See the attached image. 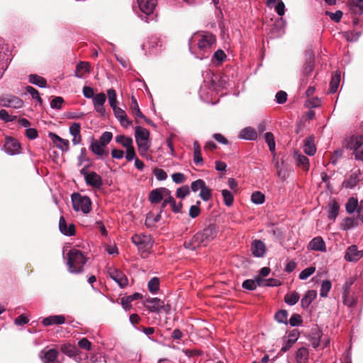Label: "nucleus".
I'll return each instance as SVG.
<instances>
[{
  "label": "nucleus",
  "mask_w": 363,
  "mask_h": 363,
  "mask_svg": "<svg viewBox=\"0 0 363 363\" xmlns=\"http://www.w3.org/2000/svg\"><path fill=\"white\" fill-rule=\"evenodd\" d=\"M5 152L9 155H15L21 152V145L18 141L12 138H6L4 145Z\"/></svg>",
  "instance_id": "f8f14e48"
},
{
  "label": "nucleus",
  "mask_w": 363,
  "mask_h": 363,
  "mask_svg": "<svg viewBox=\"0 0 363 363\" xmlns=\"http://www.w3.org/2000/svg\"><path fill=\"white\" fill-rule=\"evenodd\" d=\"M339 212V205L335 201L329 203L328 218L335 220Z\"/></svg>",
  "instance_id": "79ce46f5"
},
{
  "label": "nucleus",
  "mask_w": 363,
  "mask_h": 363,
  "mask_svg": "<svg viewBox=\"0 0 363 363\" xmlns=\"http://www.w3.org/2000/svg\"><path fill=\"white\" fill-rule=\"evenodd\" d=\"M363 257V250H359L357 246L352 245L349 246L345 254V259L350 262H357Z\"/></svg>",
  "instance_id": "9b49d317"
},
{
  "label": "nucleus",
  "mask_w": 363,
  "mask_h": 363,
  "mask_svg": "<svg viewBox=\"0 0 363 363\" xmlns=\"http://www.w3.org/2000/svg\"><path fill=\"white\" fill-rule=\"evenodd\" d=\"M205 185V182L203 179H199L191 184V189L192 191L196 192L201 190Z\"/></svg>",
  "instance_id": "338daca9"
},
{
  "label": "nucleus",
  "mask_w": 363,
  "mask_h": 363,
  "mask_svg": "<svg viewBox=\"0 0 363 363\" xmlns=\"http://www.w3.org/2000/svg\"><path fill=\"white\" fill-rule=\"evenodd\" d=\"M315 268L313 267H307L301 272L298 277L301 280H306L310 276H311L315 272Z\"/></svg>",
  "instance_id": "052dcab7"
},
{
  "label": "nucleus",
  "mask_w": 363,
  "mask_h": 363,
  "mask_svg": "<svg viewBox=\"0 0 363 363\" xmlns=\"http://www.w3.org/2000/svg\"><path fill=\"white\" fill-rule=\"evenodd\" d=\"M294 158L296 162L297 166L302 168L303 170H308L310 166L309 160L306 155L298 152H295Z\"/></svg>",
  "instance_id": "c85d7f7f"
},
{
  "label": "nucleus",
  "mask_w": 363,
  "mask_h": 363,
  "mask_svg": "<svg viewBox=\"0 0 363 363\" xmlns=\"http://www.w3.org/2000/svg\"><path fill=\"white\" fill-rule=\"evenodd\" d=\"M131 100H132V103H131L130 109H131L132 113L138 118L144 119L147 122V123L152 124V121L150 120L147 119L145 116V115L140 111V109L139 108L138 104L135 98L132 96Z\"/></svg>",
  "instance_id": "7c9ffc66"
},
{
  "label": "nucleus",
  "mask_w": 363,
  "mask_h": 363,
  "mask_svg": "<svg viewBox=\"0 0 363 363\" xmlns=\"http://www.w3.org/2000/svg\"><path fill=\"white\" fill-rule=\"evenodd\" d=\"M112 109L115 117L119 121L121 126L128 128L131 124V121L128 118V116L123 109L118 106L113 108Z\"/></svg>",
  "instance_id": "aec40b11"
},
{
  "label": "nucleus",
  "mask_w": 363,
  "mask_h": 363,
  "mask_svg": "<svg viewBox=\"0 0 363 363\" xmlns=\"http://www.w3.org/2000/svg\"><path fill=\"white\" fill-rule=\"evenodd\" d=\"M80 173L84 176L86 184L91 186L90 164L84 165V167L80 170Z\"/></svg>",
  "instance_id": "6e6d98bb"
},
{
  "label": "nucleus",
  "mask_w": 363,
  "mask_h": 363,
  "mask_svg": "<svg viewBox=\"0 0 363 363\" xmlns=\"http://www.w3.org/2000/svg\"><path fill=\"white\" fill-rule=\"evenodd\" d=\"M59 230L65 236L71 237L75 234V225L73 223L67 224L63 216L59 220Z\"/></svg>",
  "instance_id": "f3484780"
},
{
  "label": "nucleus",
  "mask_w": 363,
  "mask_h": 363,
  "mask_svg": "<svg viewBox=\"0 0 363 363\" xmlns=\"http://www.w3.org/2000/svg\"><path fill=\"white\" fill-rule=\"evenodd\" d=\"M93 228L95 230L99 231L102 236L105 238L108 236V231L106 230V228L102 222L96 221L93 225Z\"/></svg>",
  "instance_id": "e2e57ef3"
},
{
  "label": "nucleus",
  "mask_w": 363,
  "mask_h": 363,
  "mask_svg": "<svg viewBox=\"0 0 363 363\" xmlns=\"http://www.w3.org/2000/svg\"><path fill=\"white\" fill-rule=\"evenodd\" d=\"M144 306L150 312L157 314L162 312L165 314H169L171 311V306L169 304H165L164 301L158 298H146Z\"/></svg>",
  "instance_id": "423d86ee"
},
{
  "label": "nucleus",
  "mask_w": 363,
  "mask_h": 363,
  "mask_svg": "<svg viewBox=\"0 0 363 363\" xmlns=\"http://www.w3.org/2000/svg\"><path fill=\"white\" fill-rule=\"evenodd\" d=\"M194 162L196 165H202L203 160L201 157V147L198 141H194Z\"/></svg>",
  "instance_id": "f704fd0d"
},
{
  "label": "nucleus",
  "mask_w": 363,
  "mask_h": 363,
  "mask_svg": "<svg viewBox=\"0 0 363 363\" xmlns=\"http://www.w3.org/2000/svg\"><path fill=\"white\" fill-rule=\"evenodd\" d=\"M299 300V295L296 292L287 294L284 297V301L289 306L295 305Z\"/></svg>",
  "instance_id": "3c124183"
},
{
  "label": "nucleus",
  "mask_w": 363,
  "mask_h": 363,
  "mask_svg": "<svg viewBox=\"0 0 363 363\" xmlns=\"http://www.w3.org/2000/svg\"><path fill=\"white\" fill-rule=\"evenodd\" d=\"M358 225L359 221L357 218L347 217L342 220L340 224V228L343 231H348L357 228Z\"/></svg>",
  "instance_id": "393cba45"
},
{
  "label": "nucleus",
  "mask_w": 363,
  "mask_h": 363,
  "mask_svg": "<svg viewBox=\"0 0 363 363\" xmlns=\"http://www.w3.org/2000/svg\"><path fill=\"white\" fill-rule=\"evenodd\" d=\"M303 151L308 156H313L316 152V147L314 143L309 138L304 140Z\"/></svg>",
  "instance_id": "ea45409f"
},
{
  "label": "nucleus",
  "mask_w": 363,
  "mask_h": 363,
  "mask_svg": "<svg viewBox=\"0 0 363 363\" xmlns=\"http://www.w3.org/2000/svg\"><path fill=\"white\" fill-rule=\"evenodd\" d=\"M264 139L265 142L268 145L270 152L272 153L274 152L276 144L274 135L270 132H267L264 134Z\"/></svg>",
  "instance_id": "864d4df0"
},
{
  "label": "nucleus",
  "mask_w": 363,
  "mask_h": 363,
  "mask_svg": "<svg viewBox=\"0 0 363 363\" xmlns=\"http://www.w3.org/2000/svg\"><path fill=\"white\" fill-rule=\"evenodd\" d=\"M48 136L57 148L63 152H67L69 150L68 140L63 139L57 134L51 132L49 133Z\"/></svg>",
  "instance_id": "6ab92c4d"
},
{
  "label": "nucleus",
  "mask_w": 363,
  "mask_h": 363,
  "mask_svg": "<svg viewBox=\"0 0 363 363\" xmlns=\"http://www.w3.org/2000/svg\"><path fill=\"white\" fill-rule=\"evenodd\" d=\"M71 200L75 211L87 214L91 211V199L88 196L74 192L71 196Z\"/></svg>",
  "instance_id": "7ed1b4c3"
},
{
  "label": "nucleus",
  "mask_w": 363,
  "mask_h": 363,
  "mask_svg": "<svg viewBox=\"0 0 363 363\" xmlns=\"http://www.w3.org/2000/svg\"><path fill=\"white\" fill-rule=\"evenodd\" d=\"M218 228L216 225L211 224L203 230L194 235V240L198 241L201 246L207 245L217 235Z\"/></svg>",
  "instance_id": "0eeeda50"
},
{
  "label": "nucleus",
  "mask_w": 363,
  "mask_h": 363,
  "mask_svg": "<svg viewBox=\"0 0 363 363\" xmlns=\"http://www.w3.org/2000/svg\"><path fill=\"white\" fill-rule=\"evenodd\" d=\"M347 6L352 14L360 16L363 13V0H350Z\"/></svg>",
  "instance_id": "5701e85b"
},
{
  "label": "nucleus",
  "mask_w": 363,
  "mask_h": 363,
  "mask_svg": "<svg viewBox=\"0 0 363 363\" xmlns=\"http://www.w3.org/2000/svg\"><path fill=\"white\" fill-rule=\"evenodd\" d=\"M107 96L110 106L113 108L117 106V94L116 90L113 89H109L107 90Z\"/></svg>",
  "instance_id": "603ef678"
},
{
  "label": "nucleus",
  "mask_w": 363,
  "mask_h": 363,
  "mask_svg": "<svg viewBox=\"0 0 363 363\" xmlns=\"http://www.w3.org/2000/svg\"><path fill=\"white\" fill-rule=\"evenodd\" d=\"M359 205L358 203V199L355 197H350L345 203V210L347 213L352 214L355 211L357 213V210Z\"/></svg>",
  "instance_id": "473e14b6"
},
{
  "label": "nucleus",
  "mask_w": 363,
  "mask_h": 363,
  "mask_svg": "<svg viewBox=\"0 0 363 363\" xmlns=\"http://www.w3.org/2000/svg\"><path fill=\"white\" fill-rule=\"evenodd\" d=\"M108 272L110 278L116 282L121 288H124L128 285V278L123 272L115 268H110Z\"/></svg>",
  "instance_id": "9d476101"
},
{
  "label": "nucleus",
  "mask_w": 363,
  "mask_h": 363,
  "mask_svg": "<svg viewBox=\"0 0 363 363\" xmlns=\"http://www.w3.org/2000/svg\"><path fill=\"white\" fill-rule=\"evenodd\" d=\"M157 0H138L137 6L133 5V9L136 12L138 7L143 14H138L139 17L146 23L150 21V16L153 13L157 6Z\"/></svg>",
  "instance_id": "20e7f679"
},
{
  "label": "nucleus",
  "mask_w": 363,
  "mask_h": 363,
  "mask_svg": "<svg viewBox=\"0 0 363 363\" xmlns=\"http://www.w3.org/2000/svg\"><path fill=\"white\" fill-rule=\"evenodd\" d=\"M148 290L151 294H156L160 289V279L157 277H152L147 284Z\"/></svg>",
  "instance_id": "a18cd8bd"
},
{
  "label": "nucleus",
  "mask_w": 363,
  "mask_h": 363,
  "mask_svg": "<svg viewBox=\"0 0 363 363\" xmlns=\"http://www.w3.org/2000/svg\"><path fill=\"white\" fill-rule=\"evenodd\" d=\"M29 82L40 88L47 86V80L38 74H32L28 77Z\"/></svg>",
  "instance_id": "72a5a7b5"
},
{
  "label": "nucleus",
  "mask_w": 363,
  "mask_h": 363,
  "mask_svg": "<svg viewBox=\"0 0 363 363\" xmlns=\"http://www.w3.org/2000/svg\"><path fill=\"white\" fill-rule=\"evenodd\" d=\"M303 320L299 314H293L290 319L288 320V323L292 327L299 326L302 324Z\"/></svg>",
  "instance_id": "bf43d9fd"
},
{
  "label": "nucleus",
  "mask_w": 363,
  "mask_h": 363,
  "mask_svg": "<svg viewBox=\"0 0 363 363\" xmlns=\"http://www.w3.org/2000/svg\"><path fill=\"white\" fill-rule=\"evenodd\" d=\"M64 257L66 259L69 272L72 274L82 273L84 264L88 261V257L77 249L70 250Z\"/></svg>",
  "instance_id": "f03ea898"
},
{
  "label": "nucleus",
  "mask_w": 363,
  "mask_h": 363,
  "mask_svg": "<svg viewBox=\"0 0 363 363\" xmlns=\"http://www.w3.org/2000/svg\"><path fill=\"white\" fill-rule=\"evenodd\" d=\"M184 246L186 249H189L191 250H195L196 248L201 247V245L200 243H199L198 241L194 240V235L191 240L184 241Z\"/></svg>",
  "instance_id": "13d9d810"
},
{
  "label": "nucleus",
  "mask_w": 363,
  "mask_h": 363,
  "mask_svg": "<svg viewBox=\"0 0 363 363\" xmlns=\"http://www.w3.org/2000/svg\"><path fill=\"white\" fill-rule=\"evenodd\" d=\"M135 140H147L150 138V132L145 128L136 126L135 129Z\"/></svg>",
  "instance_id": "4c0bfd02"
},
{
  "label": "nucleus",
  "mask_w": 363,
  "mask_h": 363,
  "mask_svg": "<svg viewBox=\"0 0 363 363\" xmlns=\"http://www.w3.org/2000/svg\"><path fill=\"white\" fill-rule=\"evenodd\" d=\"M309 352L306 347L299 348L296 354V363H308Z\"/></svg>",
  "instance_id": "c9c22d12"
},
{
  "label": "nucleus",
  "mask_w": 363,
  "mask_h": 363,
  "mask_svg": "<svg viewBox=\"0 0 363 363\" xmlns=\"http://www.w3.org/2000/svg\"><path fill=\"white\" fill-rule=\"evenodd\" d=\"M113 138V134L111 132L105 131L102 133L99 140H97L99 143H101L102 145H106L111 141Z\"/></svg>",
  "instance_id": "4d7b16f0"
},
{
  "label": "nucleus",
  "mask_w": 363,
  "mask_h": 363,
  "mask_svg": "<svg viewBox=\"0 0 363 363\" xmlns=\"http://www.w3.org/2000/svg\"><path fill=\"white\" fill-rule=\"evenodd\" d=\"M287 94L284 91H279L275 95V101L278 104H283L287 100Z\"/></svg>",
  "instance_id": "774afa93"
},
{
  "label": "nucleus",
  "mask_w": 363,
  "mask_h": 363,
  "mask_svg": "<svg viewBox=\"0 0 363 363\" xmlns=\"http://www.w3.org/2000/svg\"><path fill=\"white\" fill-rule=\"evenodd\" d=\"M363 145V135H353L345 140V147L354 152Z\"/></svg>",
  "instance_id": "4468645a"
},
{
  "label": "nucleus",
  "mask_w": 363,
  "mask_h": 363,
  "mask_svg": "<svg viewBox=\"0 0 363 363\" xmlns=\"http://www.w3.org/2000/svg\"><path fill=\"white\" fill-rule=\"evenodd\" d=\"M89 64L88 62H80L77 65L75 75L79 78H83L84 77V72L89 71Z\"/></svg>",
  "instance_id": "c03bdc74"
},
{
  "label": "nucleus",
  "mask_w": 363,
  "mask_h": 363,
  "mask_svg": "<svg viewBox=\"0 0 363 363\" xmlns=\"http://www.w3.org/2000/svg\"><path fill=\"white\" fill-rule=\"evenodd\" d=\"M153 174L158 181H164L166 180L167 178V172L164 169L160 168H155L153 169Z\"/></svg>",
  "instance_id": "69168bd1"
},
{
  "label": "nucleus",
  "mask_w": 363,
  "mask_h": 363,
  "mask_svg": "<svg viewBox=\"0 0 363 363\" xmlns=\"http://www.w3.org/2000/svg\"><path fill=\"white\" fill-rule=\"evenodd\" d=\"M215 43L216 37L211 33L197 32L189 40V49L195 57L203 60L208 57Z\"/></svg>",
  "instance_id": "f257e3e1"
},
{
  "label": "nucleus",
  "mask_w": 363,
  "mask_h": 363,
  "mask_svg": "<svg viewBox=\"0 0 363 363\" xmlns=\"http://www.w3.org/2000/svg\"><path fill=\"white\" fill-rule=\"evenodd\" d=\"M131 240L135 245L140 253H147L152 247V240L150 235L135 234Z\"/></svg>",
  "instance_id": "6e6552de"
},
{
  "label": "nucleus",
  "mask_w": 363,
  "mask_h": 363,
  "mask_svg": "<svg viewBox=\"0 0 363 363\" xmlns=\"http://www.w3.org/2000/svg\"><path fill=\"white\" fill-rule=\"evenodd\" d=\"M115 140L117 143L121 144L124 148H128L133 145V139L124 135H118L116 137Z\"/></svg>",
  "instance_id": "58836bf2"
},
{
  "label": "nucleus",
  "mask_w": 363,
  "mask_h": 363,
  "mask_svg": "<svg viewBox=\"0 0 363 363\" xmlns=\"http://www.w3.org/2000/svg\"><path fill=\"white\" fill-rule=\"evenodd\" d=\"M92 152L99 156L101 160H106L108 157L109 153L105 145H102L96 140L92 139Z\"/></svg>",
  "instance_id": "412c9836"
},
{
  "label": "nucleus",
  "mask_w": 363,
  "mask_h": 363,
  "mask_svg": "<svg viewBox=\"0 0 363 363\" xmlns=\"http://www.w3.org/2000/svg\"><path fill=\"white\" fill-rule=\"evenodd\" d=\"M361 174L362 173L359 169L352 170L348 178L343 181L342 186L345 189H354L360 181Z\"/></svg>",
  "instance_id": "ddd939ff"
},
{
  "label": "nucleus",
  "mask_w": 363,
  "mask_h": 363,
  "mask_svg": "<svg viewBox=\"0 0 363 363\" xmlns=\"http://www.w3.org/2000/svg\"><path fill=\"white\" fill-rule=\"evenodd\" d=\"M161 213L160 211L156 216L154 215L153 213L149 212L146 215L145 224L147 228H150L155 225V223H157L161 219Z\"/></svg>",
  "instance_id": "e433bc0d"
},
{
  "label": "nucleus",
  "mask_w": 363,
  "mask_h": 363,
  "mask_svg": "<svg viewBox=\"0 0 363 363\" xmlns=\"http://www.w3.org/2000/svg\"><path fill=\"white\" fill-rule=\"evenodd\" d=\"M62 352L69 357H74L77 363H91V359L86 352H79L77 347L72 344H64L60 348Z\"/></svg>",
  "instance_id": "39448f33"
},
{
  "label": "nucleus",
  "mask_w": 363,
  "mask_h": 363,
  "mask_svg": "<svg viewBox=\"0 0 363 363\" xmlns=\"http://www.w3.org/2000/svg\"><path fill=\"white\" fill-rule=\"evenodd\" d=\"M164 194H169V190L167 188L161 187L152 190L148 196L151 203H159L164 199Z\"/></svg>",
  "instance_id": "dca6fc26"
},
{
  "label": "nucleus",
  "mask_w": 363,
  "mask_h": 363,
  "mask_svg": "<svg viewBox=\"0 0 363 363\" xmlns=\"http://www.w3.org/2000/svg\"><path fill=\"white\" fill-rule=\"evenodd\" d=\"M26 91L29 94L33 99H35L39 104H42L43 99H41L40 94L37 89L31 86H27Z\"/></svg>",
  "instance_id": "5fc2aeb1"
},
{
  "label": "nucleus",
  "mask_w": 363,
  "mask_h": 363,
  "mask_svg": "<svg viewBox=\"0 0 363 363\" xmlns=\"http://www.w3.org/2000/svg\"><path fill=\"white\" fill-rule=\"evenodd\" d=\"M221 194L225 205L228 207L231 206L234 201V196L233 194L228 189L222 190Z\"/></svg>",
  "instance_id": "de8ad7c7"
},
{
  "label": "nucleus",
  "mask_w": 363,
  "mask_h": 363,
  "mask_svg": "<svg viewBox=\"0 0 363 363\" xmlns=\"http://www.w3.org/2000/svg\"><path fill=\"white\" fill-rule=\"evenodd\" d=\"M299 336V333L298 330H292L288 336L287 340L284 343L281 352H286L289 350L293 345L297 341Z\"/></svg>",
  "instance_id": "b1692460"
},
{
  "label": "nucleus",
  "mask_w": 363,
  "mask_h": 363,
  "mask_svg": "<svg viewBox=\"0 0 363 363\" xmlns=\"http://www.w3.org/2000/svg\"><path fill=\"white\" fill-rule=\"evenodd\" d=\"M136 143L138 145L139 154L143 157L147 155V150L150 147V140L144 141L136 140Z\"/></svg>",
  "instance_id": "a19ab883"
},
{
  "label": "nucleus",
  "mask_w": 363,
  "mask_h": 363,
  "mask_svg": "<svg viewBox=\"0 0 363 363\" xmlns=\"http://www.w3.org/2000/svg\"><path fill=\"white\" fill-rule=\"evenodd\" d=\"M65 323V318L62 315H50L43 318V324L45 326H50L52 325H62Z\"/></svg>",
  "instance_id": "a878e982"
},
{
  "label": "nucleus",
  "mask_w": 363,
  "mask_h": 363,
  "mask_svg": "<svg viewBox=\"0 0 363 363\" xmlns=\"http://www.w3.org/2000/svg\"><path fill=\"white\" fill-rule=\"evenodd\" d=\"M199 196L203 201H208L210 200L211 197V189L206 186V184L200 190Z\"/></svg>",
  "instance_id": "680f3d73"
},
{
  "label": "nucleus",
  "mask_w": 363,
  "mask_h": 363,
  "mask_svg": "<svg viewBox=\"0 0 363 363\" xmlns=\"http://www.w3.org/2000/svg\"><path fill=\"white\" fill-rule=\"evenodd\" d=\"M190 193L189 187L187 185L182 186L177 189L176 196L179 199H184Z\"/></svg>",
  "instance_id": "0e129e2a"
},
{
  "label": "nucleus",
  "mask_w": 363,
  "mask_h": 363,
  "mask_svg": "<svg viewBox=\"0 0 363 363\" xmlns=\"http://www.w3.org/2000/svg\"><path fill=\"white\" fill-rule=\"evenodd\" d=\"M275 320L279 323L285 325L288 324V312L286 310H279L274 315Z\"/></svg>",
  "instance_id": "37998d69"
},
{
  "label": "nucleus",
  "mask_w": 363,
  "mask_h": 363,
  "mask_svg": "<svg viewBox=\"0 0 363 363\" xmlns=\"http://www.w3.org/2000/svg\"><path fill=\"white\" fill-rule=\"evenodd\" d=\"M39 357L43 363H61L58 359V351L56 349H50L47 351L41 350Z\"/></svg>",
  "instance_id": "2eb2a0df"
},
{
  "label": "nucleus",
  "mask_w": 363,
  "mask_h": 363,
  "mask_svg": "<svg viewBox=\"0 0 363 363\" xmlns=\"http://www.w3.org/2000/svg\"><path fill=\"white\" fill-rule=\"evenodd\" d=\"M308 248L311 250L318 252H326V245L322 237L317 236L313 238L308 245Z\"/></svg>",
  "instance_id": "4be33fe9"
},
{
  "label": "nucleus",
  "mask_w": 363,
  "mask_h": 363,
  "mask_svg": "<svg viewBox=\"0 0 363 363\" xmlns=\"http://www.w3.org/2000/svg\"><path fill=\"white\" fill-rule=\"evenodd\" d=\"M251 201L257 205L262 204L265 201V196L259 191H255L252 194Z\"/></svg>",
  "instance_id": "09e8293b"
},
{
  "label": "nucleus",
  "mask_w": 363,
  "mask_h": 363,
  "mask_svg": "<svg viewBox=\"0 0 363 363\" xmlns=\"http://www.w3.org/2000/svg\"><path fill=\"white\" fill-rule=\"evenodd\" d=\"M316 296L317 293L315 290H308L301 300L302 308H308Z\"/></svg>",
  "instance_id": "c756f323"
},
{
  "label": "nucleus",
  "mask_w": 363,
  "mask_h": 363,
  "mask_svg": "<svg viewBox=\"0 0 363 363\" xmlns=\"http://www.w3.org/2000/svg\"><path fill=\"white\" fill-rule=\"evenodd\" d=\"M238 138L246 140H255L257 138V133L255 128L246 127L240 132Z\"/></svg>",
  "instance_id": "bb28decb"
},
{
  "label": "nucleus",
  "mask_w": 363,
  "mask_h": 363,
  "mask_svg": "<svg viewBox=\"0 0 363 363\" xmlns=\"http://www.w3.org/2000/svg\"><path fill=\"white\" fill-rule=\"evenodd\" d=\"M0 105L6 108H21L23 101L16 96L8 94L0 97Z\"/></svg>",
  "instance_id": "1a4fd4ad"
},
{
  "label": "nucleus",
  "mask_w": 363,
  "mask_h": 363,
  "mask_svg": "<svg viewBox=\"0 0 363 363\" xmlns=\"http://www.w3.org/2000/svg\"><path fill=\"white\" fill-rule=\"evenodd\" d=\"M9 48L4 43V40L0 37V67L2 68L4 65H7L9 57Z\"/></svg>",
  "instance_id": "cd10ccee"
},
{
  "label": "nucleus",
  "mask_w": 363,
  "mask_h": 363,
  "mask_svg": "<svg viewBox=\"0 0 363 363\" xmlns=\"http://www.w3.org/2000/svg\"><path fill=\"white\" fill-rule=\"evenodd\" d=\"M106 100L105 94L100 93L94 96V91L92 90V102L94 106H104Z\"/></svg>",
  "instance_id": "49530a36"
},
{
  "label": "nucleus",
  "mask_w": 363,
  "mask_h": 363,
  "mask_svg": "<svg viewBox=\"0 0 363 363\" xmlns=\"http://www.w3.org/2000/svg\"><path fill=\"white\" fill-rule=\"evenodd\" d=\"M251 251L255 257H263L266 252V245L260 240H255L251 244Z\"/></svg>",
  "instance_id": "a211bd4d"
},
{
  "label": "nucleus",
  "mask_w": 363,
  "mask_h": 363,
  "mask_svg": "<svg viewBox=\"0 0 363 363\" xmlns=\"http://www.w3.org/2000/svg\"><path fill=\"white\" fill-rule=\"evenodd\" d=\"M341 79V72L339 70L335 72L332 75V78L330 82L329 92L334 94L337 91Z\"/></svg>",
  "instance_id": "2f4dec72"
},
{
  "label": "nucleus",
  "mask_w": 363,
  "mask_h": 363,
  "mask_svg": "<svg viewBox=\"0 0 363 363\" xmlns=\"http://www.w3.org/2000/svg\"><path fill=\"white\" fill-rule=\"evenodd\" d=\"M331 287L332 284L330 281L328 279L323 281L320 286V296L323 298L327 297Z\"/></svg>",
  "instance_id": "8fccbe9b"
}]
</instances>
